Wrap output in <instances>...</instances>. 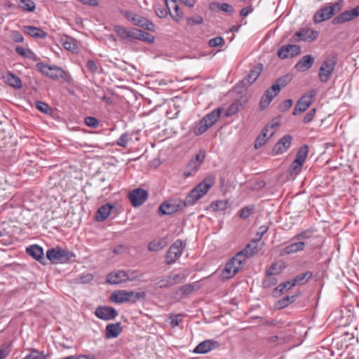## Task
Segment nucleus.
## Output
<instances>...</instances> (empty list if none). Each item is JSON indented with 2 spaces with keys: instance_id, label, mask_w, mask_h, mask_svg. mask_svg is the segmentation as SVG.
<instances>
[{
  "instance_id": "1",
  "label": "nucleus",
  "mask_w": 359,
  "mask_h": 359,
  "mask_svg": "<svg viewBox=\"0 0 359 359\" xmlns=\"http://www.w3.org/2000/svg\"><path fill=\"white\" fill-rule=\"evenodd\" d=\"M36 67L43 75L53 81H65L69 79V74L57 66L39 62Z\"/></svg>"
},
{
  "instance_id": "2",
  "label": "nucleus",
  "mask_w": 359,
  "mask_h": 359,
  "mask_svg": "<svg viewBox=\"0 0 359 359\" xmlns=\"http://www.w3.org/2000/svg\"><path fill=\"white\" fill-rule=\"evenodd\" d=\"M245 259L241 253H237L226 263L224 269L222 271L221 276L223 279H230L233 278L243 267L245 262Z\"/></svg>"
},
{
  "instance_id": "3",
  "label": "nucleus",
  "mask_w": 359,
  "mask_h": 359,
  "mask_svg": "<svg viewBox=\"0 0 359 359\" xmlns=\"http://www.w3.org/2000/svg\"><path fill=\"white\" fill-rule=\"evenodd\" d=\"M337 61V55L334 53L327 55L323 61L318 72V78L321 82L326 83L329 81L334 70Z\"/></svg>"
},
{
  "instance_id": "4",
  "label": "nucleus",
  "mask_w": 359,
  "mask_h": 359,
  "mask_svg": "<svg viewBox=\"0 0 359 359\" xmlns=\"http://www.w3.org/2000/svg\"><path fill=\"white\" fill-rule=\"evenodd\" d=\"M146 293L144 292H134L127 290H118L113 292L111 295L110 299L113 302L123 303L126 302H136L137 300L144 299Z\"/></svg>"
},
{
  "instance_id": "5",
  "label": "nucleus",
  "mask_w": 359,
  "mask_h": 359,
  "mask_svg": "<svg viewBox=\"0 0 359 359\" xmlns=\"http://www.w3.org/2000/svg\"><path fill=\"white\" fill-rule=\"evenodd\" d=\"M72 257V253L60 248L55 247L46 252V257L53 264L65 263Z\"/></svg>"
},
{
  "instance_id": "6",
  "label": "nucleus",
  "mask_w": 359,
  "mask_h": 359,
  "mask_svg": "<svg viewBox=\"0 0 359 359\" xmlns=\"http://www.w3.org/2000/svg\"><path fill=\"white\" fill-rule=\"evenodd\" d=\"M316 94V90L313 89L303 95L297 102L293 109L292 114L296 116L305 111L313 102V98Z\"/></svg>"
},
{
  "instance_id": "7",
  "label": "nucleus",
  "mask_w": 359,
  "mask_h": 359,
  "mask_svg": "<svg viewBox=\"0 0 359 359\" xmlns=\"http://www.w3.org/2000/svg\"><path fill=\"white\" fill-rule=\"evenodd\" d=\"M183 242L178 239L175 241L170 247L167 255H166V263L168 264H172L178 259L182 255L183 249L184 248Z\"/></svg>"
},
{
  "instance_id": "8",
  "label": "nucleus",
  "mask_w": 359,
  "mask_h": 359,
  "mask_svg": "<svg viewBox=\"0 0 359 359\" xmlns=\"http://www.w3.org/2000/svg\"><path fill=\"white\" fill-rule=\"evenodd\" d=\"M126 17L135 25L141 27L149 31H154V25L151 21L142 16L135 14L132 12H127L126 13Z\"/></svg>"
},
{
  "instance_id": "9",
  "label": "nucleus",
  "mask_w": 359,
  "mask_h": 359,
  "mask_svg": "<svg viewBox=\"0 0 359 359\" xmlns=\"http://www.w3.org/2000/svg\"><path fill=\"white\" fill-rule=\"evenodd\" d=\"M359 16V5L356 7L348 10L342 12L339 15L334 17L332 20V23L333 25H341L344 24L346 22H349L352 20L355 19Z\"/></svg>"
},
{
  "instance_id": "10",
  "label": "nucleus",
  "mask_w": 359,
  "mask_h": 359,
  "mask_svg": "<svg viewBox=\"0 0 359 359\" xmlns=\"http://www.w3.org/2000/svg\"><path fill=\"white\" fill-rule=\"evenodd\" d=\"M128 196L133 207H139L147 199L148 193L146 190L138 188L130 191Z\"/></svg>"
},
{
  "instance_id": "11",
  "label": "nucleus",
  "mask_w": 359,
  "mask_h": 359,
  "mask_svg": "<svg viewBox=\"0 0 359 359\" xmlns=\"http://www.w3.org/2000/svg\"><path fill=\"white\" fill-rule=\"evenodd\" d=\"M301 53V47L298 45L287 44L282 46L278 50L277 55L280 59L293 57Z\"/></svg>"
},
{
  "instance_id": "12",
  "label": "nucleus",
  "mask_w": 359,
  "mask_h": 359,
  "mask_svg": "<svg viewBox=\"0 0 359 359\" xmlns=\"http://www.w3.org/2000/svg\"><path fill=\"white\" fill-rule=\"evenodd\" d=\"M95 316L104 320H110L114 319L118 313L116 310L111 306H100L95 311Z\"/></svg>"
},
{
  "instance_id": "13",
  "label": "nucleus",
  "mask_w": 359,
  "mask_h": 359,
  "mask_svg": "<svg viewBox=\"0 0 359 359\" xmlns=\"http://www.w3.org/2000/svg\"><path fill=\"white\" fill-rule=\"evenodd\" d=\"M262 70V64L259 63L250 69L247 76L241 81V83L243 84L245 87L250 86L257 79Z\"/></svg>"
},
{
  "instance_id": "14",
  "label": "nucleus",
  "mask_w": 359,
  "mask_h": 359,
  "mask_svg": "<svg viewBox=\"0 0 359 359\" xmlns=\"http://www.w3.org/2000/svg\"><path fill=\"white\" fill-rule=\"evenodd\" d=\"M292 139V136L290 135H284L274 145L272 150L273 154L274 155H278L285 152L291 145Z\"/></svg>"
},
{
  "instance_id": "15",
  "label": "nucleus",
  "mask_w": 359,
  "mask_h": 359,
  "mask_svg": "<svg viewBox=\"0 0 359 359\" xmlns=\"http://www.w3.org/2000/svg\"><path fill=\"white\" fill-rule=\"evenodd\" d=\"M305 245L306 244L304 241H296L295 242L281 249L280 251V255L286 256L302 251L304 250Z\"/></svg>"
},
{
  "instance_id": "16",
  "label": "nucleus",
  "mask_w": 359,
  "mask_h": 359,
  "mask_svg": "<svg viewBox=\"0 0 359 359\" xmlns=\"http://www.w3.org/2000/svg\"><path fill=\"white\" fill-rule=\"evenodd\" d=\"M202 160L201 159V151L196 155L195 158L191 159L186 170H184V175L186 177L194 175L198 170Z\"/></svg>"
},
{
  "instance_id": "17",
  "label": "nucleus",
  "mask_w": 359,
  "mask_h": 359,
  "mask_svg": "<svg viewBox=\"0 0 359 359\" xmlns=\"http://www.w3.org/2000/svg\"><path fill=\"white\" fill-rule=\"evenodd\" d=\"M332 16V10L330 9L328 6H325L315 13L313 20L315 22L320 23L330 19Z\"/></svg>"
},
{
  "instance_id": "18",
  "label": "nucleus",
  "mask_w": 359,
  "mask_h": 359,
  "mask_svg": "<svg viewBox=\"0 0 359 359\" xmlns=\"http://www.w3.org/2000/svg\"><path fill=\"white\" fill-rule=\"evenodd\" d=\"M221 111L220 108L217 109L203 117V132L217 122L220 116Z\"/></svg>"
},
{
  "instance_id": "19",
  "label": "nucleus",
  "mask_w": 359,
  "mask_h": 359,
  "mask_svg": "<svg viewBox=\"0 0 359 359\" xmlns=\"http://www.w3.org/2000/svg\"><path fill=\"white\" fill-rule=\"evenodd\" d=\"M166 7L168 11H169L171 17L175 21H179L183 17V13L181 11L179 5L177 4L176 0L175 1H168V2H165Z\"/></svg>"
},
{
  "instance_id": "20",
  "label": "nucleus",
  "mask_w": 359,
  "mask_h": 359,
  "mask_svg": "<svg viewBox=\"0 0 359 359\" xmlns=\"http://www.w3.org/2000/svg\"><path fill=\"white\" fill-rule=\"evenodd\" d=\"M313 62L314 58L311 55H306L296 63L294 68L299 72H306L312 67Z\"/></svg>"
},
{
  "instance_id": "21",
  "label": "nucleus",
  "mask_w": 359,
  "mask_h": 359,
  "mask_svg": "<svg viewBox=\"0 0 359 359\" xmlns=\"http://www.w3.org/2000/svg\"><path fill=\"white\" fill-rule=\"evenodd\" d=\"M202 196V182L198 183L184 200L185 205H193L197 200Z\"/></svg>"
},
{
  "instance_id": "22",
  "label": "nucleus",
  "mask_w": 359,
  "mask_h": 359,
  "mask_svg": "<svg viewBox=\"0 0 359 359\" xmlns=\"http://www.w3.org/2000/svg\"><path fill=\"white\" fill-rule=\"evenodd\" d=\"M259 241H257L255 238L251 240L250 243H248L245 248L238 253H241V255L246 259L248 257H252L259 252L257 243Z\"/></svg>"
},
{
  "instance_id": "23",
  "label": "nucleus",
  "mask_w": 359,
  "mask_h": 359,
  "mask_svg": "<svg viewBox=\"0 0 359 359\" xmlns=\"http://www.w3.org/2000/svg\"><path fill=\"white\" fill-rule=\"evenodd\" d=\"M318 36L317 31L311 30L310 29H302L295 34V36L298 37L302 41H314Z\"/></svg>"
},
{
  "instance_id": "24",
  "label": "nucleus",
  "mask_w": 359,
  "mask_h": 359,
  "mask_svg": "<svg viewBox=\"0 0 359 359\" xmlns=\"http://www.w3.org/2000/svg\"><path fill=\"white\" fill-rule=\"evenodd\" d=\"M126 277L125 271L120 270L118 271L111 272L108 274L107 282L110 284L117 285L123 282H126Z\"/></svg>"
},
{
  "instance_id": "25",
  "label": "nucleus",
  "mask_w": 359,
  "mask_h": 359,
  "mask_svg": "<svg viewBox=\"0 0 359 359\" xmlns=\"http://www.w3.org/2000/svg\"><path fill=\"white\" fill-rule=\"evenodd\" d=\"M27 252L29 255L34 258L38 262L43 263L44 260L43 248L38 245H32L27 248Z\"/></svg>"
},
{
  "instance_id": "26",
  "label": "nucleus",
  "mask_w": 359,
  "mask_h": 359,
  "mask_svg": "<svg viewBox=\"0 0 359 359\" xmlns=\"http://www.w3.org/2000/svg\"><path fill=\"white\" fill-rule=\"evenodd\" d=\"M114 206L110 203H107L100 207L96 213V219L99 222L106 219L110 215Z\"/></svg>"
},
{
  "instance_id": "27",
  "label": "nucleus",
  "mask_w": 359,
  "mask_h": 359,
  "mask_svg": "<svg viewBox=\"0 0 359 359\" xmlns=\"http://www.w3.org/2000/svg\"><path fill=\"white\" fill-rule=\"evenodd\" d=\"M24 32L28 35L36 39H44L47 36V33L43 29L34 26H25Z\"/></svg>"
},
{
  "instance_id": "28",
  "label": "nucleus",
  "mask_w": 359,
  "mask_h": 359,
  "mask_svg": "<svg viewBox=\"0 0 359 359\" xmlns=\"http://www.w3.org/2000/svg\"><path fill=\"white\" fill-rule=\"evenodd\" d=\"M122 331V327L120 323L109 324L106 327V337L107 338L117 337Z\"/></svg>"
},
{
  "instance_id": "29",
  "label": "nucleus",
  "mask_w": 359,
  "mask_h": 359,
  "mask_svg": "<svg viewBox=\"0 0 359 359\" xmlns=\"http://www.w3.org/2000/svg\"><path fill=\"white\" fill-rule=\"evenodd\" d=\"M4 79L6 83L10 86L16 89H20L22 88V81L20 79L13 73L8 72L5 76H4Z\"/></svg>"
},
{
  "instance_id": "30",
  "label": "nucleus",
  "mask_w": 359,
  "mask_h": 359,
  "mask_svg": "<svg viewBox=\"0 0 359 359\" xmlns=\"http://www.w3.org/2000/svg\"><path fill=\"white\" fill-rule=\"evenodd\" d=\"M290 81L291 76L289 74L280 77L276 80V83L271 86V90L278 95L280 89L286 86Z\"/></svg>"
},
{
  "instance_id": "31",
  "label": "nucleus",
  "mask_w": 359,
  "mask_h": 359,
  "mask_svg": "<svg viewBox=\"0 0 359 359\" xmlns=\"http://www.w3.org/2000/svg\"><path fill=\"white\" fill-rule=\"evenodd\" d=\"M178 210V205L172 202L165 201L163 202L159 207L160 215H171L175 213Z\"/></svg>"
},
{
  "instance_id": "32",
  "label": "nucleus",
  "mask_w": 359,
  "mask_h": 359,
  "mask_svg": "<svg viewBox=\"0 0 359 359\" xmlns=\"http://www.w3.org/2000/svg\"><path fill=\"white\" fill-rule=\"evenodd\" d=\"M277 94L275 92H273L272 90H271V88L267 89L261 97L259 102L260 108L262 109L266 108L272 101L273 98Z\"/></svg>"
},
{
  "instance_id": "33",
  "label": "nucleus",
  "mask_w": 359,
  "mask_h": 359,
  "mask_svg": "<svg viewBox=\"0 0 359 359\" xmlns=\"http://www.w3.org/2000/svg\"><path fill=\"white\" fill-rule=\"evenodd\" d=\"M215 8H218L227 14H232L234 11L233 7L227 3L214 2L210 4V10H215Z\"/></svg>"
},
{
  "instance_id": "34",
  "label": "nucleus",
  "mask_w": 359,
  "mask_h": 359,
  "mask_svg": "<svg viewBox=\"0 0 359 359\" xmlns=\"http://www.w3.org/2000/svg\"><path fill=\"white\" fill-rule=\"evenodd\" d=\"M18 7L23 11L32 12L36 8V4L32 0H15Z\"/></svg>"
},
{
  "instance_id": "35",
  "label": "nucleus",
  "mask_w": 359,
  "mask_h": 359,
  "mask_svg": "<svg viewBox=\"0 0 359 359\" xmlns=\"http://www.w3.org/2000/svg\"><path fill=\"white\" fill-rule=\"evenodd\" d=\"M312 276V273L310 271H306L301 274L297 275L292 280L294 285L299 284H304L306 283Z\"/></svg>"
},
{
  "instance_id": "36",
  "label": "nucleus",
  "mask_w": 359,
  "mask_h": 359,
  "mask_svg": "<svg viewBox=\"0 0 359 359\" xmlns=\"http://www.w3.org/2000/svg\"><path fill=\"white\" fill-rule=\"evenodd\" d=\"M219 346L217 341L210 339L203 341V354L216 349Z\"/></svg>"
},
{
  "instance_id": "37",
  "label": "nucleus",
  "mask_w": 359,
  "mask_h": 359,
  "mask_svg": "<svg viewBox=\"0 0 359 359\" xmlns=\"http://www.w3.org/2000/svg\"><path fill=\"white\" fill-rule=\"evenodd\" d=\"M278 283V279L276 275H266V277L262 281V286L264 288H271L275 286Z\"/></svg>"
},
{
  "instance_id": "38",
  "label": "nucleus",
  "mask_w": 359,
  "mask_h": 359,
  "mask_svg": "<svg viewBox=\"0 0 359 359\" xmlns=\"http://www.w3.org/2000/svg\"><path fill=\"white\" fill-rule=\"evenodd\" d=\"M255 211V205H250L245 206L241 209L238 212V215L241 218L246 219H248Z\"/></svg>"
},
{
  "instance_id": "39",
  "label": "nucleus",
  "mask_w": 359,
  "mask_h": 359,
  "mask_svg": "<svg viewBox=\"0 0 359 359\" xmlns=\"http://www.w3.org/2000/svg\"><path fill=\"white\" fill-rule=\"evenodd\" d=\"M215 182V177L212 175H209L203 179V196L210 189Z\"/></svg>"
},
{
  "instance_id": "40",
  "label": "nucleus",
  "mask_w": 359,
  "mask_h": 359,
  "mask_svg": "<svg viewBox=\"0 0 359 359\" xmlns=\"http://www.w3.org/2000/svg\"><path fill=\"white\" fill-rule=\"evenodd\" d=\"M241 107V103L240 101H236L231 104L229 107L226 109L225 111L226 116H231L236 114Z\"/></svg>"
},
{
  "instance_id": "41",
  "label": "nucleus",
  "mask_w": 359,
  "mask_h": 359,
  "mask_svg": "<svg viewBox=\"0 0 359 359\" xmlns=\"http://www.w3.org/2000/svg\"><path fill=\"white\" fill-rule=\"evenodd\" d=\"M308 152H309L308 146L306 144L302 146L297 153L295 160H299V161L304 163L305 162V160L308 155Z\"/></svg>"
},
{
  "instance_id": "42",
  "label": "nucleus",
  "mask_w": 359,
  "mask_h": 359,
  "mask_svg": "<svg viewBox=\"0 0 359 359\" xmlns=\"http://www.w3.org/2000/svg\"><path fill=\"white\" fill-rule=\"evenodd\" d=\"M313 233V231L311 229H306V230L302 231V232L296 234L292 238V240L298 241H303L304 240L309 239L312 236Z\"/></svg>"
},
{
  "instance_id": "43",
  "label": "nucleus",
  "mask_w": 359,
  "mask_h": 359,
  "mask_svg": "<svg viewBox=\"0 0 359 359\" xmlns=\"http://www.w3.org/2000/svg\"><path fill=\"white\" fill-rule=\"evenodd\" d=\"M62 45L66 50L71 51H74L77 48L75 40L69 37L62 39Z\"/></svg>"
},
{
  "instance_id": "44",
  "label": "nucleus",
  "mask_w": 359,
  "mask_h": 359,
  "mask_svg": "<svg viewBox=\"0 0 359 359\" xmlns=\"http://www.w3.org/2000/svg\"><path fill=\"white\" fill-rule=\"evenodd\" d=\"M268 128H264L261 134L258 136L255 141V148H259L262 147L266 142V136L268 133Z\"/></svg>"
},
{
  "instance_id": "45",
  "label": "nucleus",
  "mask_w": 359,
  "mask_h": 359,
  "mask_svg": "<svg viewBox=\"0 0 359 359\" xmlns=\"http://www.w3.org/2000/svg\"><path fill=\"white\" fill-rule=\"evenodd\" d=\"M23 359H46V357L43 351H40L37 349H32L30 353Z\"/></svg>"
},
{
  "instance_id": "46",
  "label": "nucleus",
  "mask_w": 359,
  "mask_h": 359,
  "mask_svg": "<svg viewBox=\"0 0 359 359\" xmlns=\"http://www.w3.org/2000/svg\"><path fill=\"white\" fill-rule=\"evenodd\" d=\"M228 201H217L212 202L210 205V209L214 211L222 210L227 208Z\"/></svg>"
},
{
  "instance_id": "47",
  "label": "nucleus",
  "mask_w": 359,
  "mask_h": 359,
  "mask_svg": "<svg viewBox=\"0 0 359 359\" xmlns=\"http://www.w3.org/2000/svg\"><path fill=\"white\" fill-rule=\"evenodd\" d=\"M132 140L130 135L126 133L122 134L121 137L118 139L116 142V144L126 148L128 145V143Z\"/></svg>"
},
{
  "instance_id": "48",
  "label": "nucleus",
  "mask_w": 359,
  "mask_h": 359,
  "mask_svg": "<svg viewBox=\"0 0 359 359\" xmlns=\"http://www.w3.org/2000/svg\"><path fill=\"white\" fill-rule=\"evenodd\" d=\"M196 290L194 285L188 284L182 286L179 290V292H180L182 296H187L194 292Z\"/></svg>"
},
{
  "instance_id": "49",
  "label": "nucleus",
  "mask_w": 359,
  "mask_h": 359,
  "mask_svg": "<svg viewBox=\"0 0 359 359\" xmlns=\"http://www.w3.org/2000/svg\"><path fill=\"white\" fill-rule=\"evenodd\" d=\"M163 248V242L160 240H154L148 244V250L151 252L158 251Z\"/></svg>"
},
{
  "instance_id": "50",
  "label": "nucleus",
  "mask_w": 359,
  "mask_h": 359,
  "mask_svg": "<svg viewBox=\"0 0 359 359\" xmlns=\"http://www.w3.org/2000/svg\"><path fill=\"white\" fill-rule=\"evenodd\" d=\"M114 29L117 34L122 39H128V28H126L123 26L116 25L114 27Z\"/></svg>"
},
{
  "instance_id": "51",
  "label": "nucleus",
  "mask_w": 359,
  "mask_h": 359,
  "mask_svg": "<svg viewBox=\"0 0 359 359\" xmlns=\"http://www.w3.org/2000/svg\"><path fill=\"white\" fill-rule=\"evenodd\" d=\"M126 281H134L140 278L142 273L137 271H126Z\"/></svg>"
},
{
  "instance_id": "52",
  "label": "nucleus",
  "mask_w": 359,
  "mask_h": 359,
  "mask_svg": "<svg viewBox=\"0 0 359 359\" xmlns=\"http://www.w3.org/2000/svg\"><path fill=\"white\" fill-rule=\"evenodd\" d=\"M294 286V283L293 280H287L285 283L280 284L278 286L276 287V291H279L280 292H283V290H288Z\"/></svg>"
},
{
  "instance_id": "53",
  "label": "nucleus",
  "mask_w": 359,
  "mask_h": 359,
  "mask_svg": "<svg viewBox=\"0 0 359 359\" xmlns=\"http://www.w3.org/2000/svg\"><path fill=\"white\" fill-rule=\"evenodd\" d=\"M84 123L87 126L93 128H97L99 126V121L93 116H86Z\"/></svg>"
},
{
  "instance_id": "54",
  "label": "nucleus",
  "mask_w": 359,
  "mask_h": 359,
  "mask_svg": "<svg viewBox=\"0 0 359 359\" xmlns=\"http://www.w3.org/2000/svg\"><path fill=\"white\" fill-rule=\"evenodd\" d=\"M304 163L299 161V160H294L290 165V171L293 174H298L303 166Z\"/></svg>"
},
{
  "instance_id": "55",
  "label": "nucleus",
  "mask_w": 359,
  "mask_h": 359,
  "mask_svg": "<svg viewBox=\"0 0 359 359\" xmlns=\"http://www.w3.org/2000/svg\"><path fill=\"white\" fill-rule=\"evenodd\" d=\"M295 300V296H286L278 301V306L284 308Z\"/></svg>"
},
{
  "instance_id": "56",
  "label": "nucleus",
  "mask_w": 359,
  "mask_h": 359,
  "mask_svg": "<svg viewBox=\"0 0 359 359\" xmlns=\"http://www.w3.org/2000/svg\"><path fill=\"white\" fill-rule=\"evenodd\" d=\"M190 133H193L196 136L202 134V120L198 121L191 126Z\"/></svg>"
},
{
  "instance_id": "57",
  "label": "nucleus",
  "mask_w": 359,
  "mask_h": 359,
  "mask_svg": "<svg viewBox=\"0 0 359 359\" xmlns=\"http://www.w3.org/2000/svg\"><path fill=\"white\" fill-rule=\"evenodd\" d=\"M344 5V0H337L335 3H334L332 6H328L330 9L332 10L333 15L339 13L341 11L343 6Z\"/></svg>"
},
{
  "instance_id": "58",
  "label": "nucleus",
  "mask_w": 359,
  "mask_h": 359,
  "mask_svg": "<svg viewBox=\"0 0 359 359\" xmlns=\"http://www.w3.org/2000/svg\"><path fill=\"white\" fill-rule=\"evenodd\" d=\"M35 105L40 111L45 114H48L51 110L50 106L48 104L41 101H36L35 102Z\"/></svg>"
},
{
  "instance_id": "59",
  "label": "nucleus",
  "mask_w": 359,
  "mask_h": 359,
  "mask_svg": "<svg viewBox=\"0 0 359 359\" xmlns=\"http://www.w3.org/2000/svg\"><path fill=\"white\" fill-rule=\"evenodd\" d=\"M224 44V40L221 36H217L208 41V45L210 47H217Z\"/></svg>"
},
{
  "instance_id": "60",
  "label": "nucleus",
  "mask_w": 359,
  "mask_h": 359,
  "mask_svg": "<svg viewBox=\"0 0 359 359\" xmlns=\"http://www.w3.org/2000/svg\"><path fill=\"white\" fill-rule=\"evenodd\" d=\"M185 276L182 273H177L169 276V279L170 280V282L172 283V285H175L180 283H182Z\"/></svg>"
},
{
  "instance_id": "61",
  "label": "nucleus",
  "mask_w": 359,
  "mask_h": 359,
  "mask_svg": "<svg viewBox=\"0 0 359 359\" xmlns=\"http://www.w3.org/2000/svg\"><path fill=\"white\" fill-rule=\"evenodd\" d=\"M15 52L19 54L20 55L24 57H28L30 58L31 55L33 54L32 51L29 49L26 50L22 47L18 46L15 48Z\"/></svg>"
},
{
  "instance_id": "62",
  "label": "nucleus",
  "mask_w": 359,
  "mask_h": 359,
  "mask_svg": "<svg viewBox=\"0 0 359 359\" xmlns=\"http://www.w3.org/2000/svg\"><path fill=\"white\" fill-rule=\"evenodd\" d=\"M139 40L147 41V42H153L154 40V37L149 34L148 32H143L142 30H140V36L138 38Z\"/></svg>"
},
{
  "instance_id": "63",
  "label": "nucleus",
  "mask_w": 359,
  "mask_h": 359,
  "mask_svg": "<svg viewBox=\"0 0 359 359\" xmlns=\"http://www.w3.org/2000/svg\"><path fill=\"white\" fill-rule=\"evenodd\" d=\"M188 25L190 27H194L195 26H201L202 24V17L197 16L194 18H189L187 20Z\"/></svg>"
},
{
  "instance_id": "64",
  "label": "nucleus",
  "mask_w": 359,
  "mask_h": 359,
  "mask_svg": "<svg viewBox=\"0 0 359 359\" xmlns=\"http://www.w3.org/2000/svg\"><path fill=\"white\" fill-rule=\"evenodd\" d=\"M183 315L177 314L170 316V324L172 327H176L180 325L182 320Z\"/></svg>"
}]
</instances>
